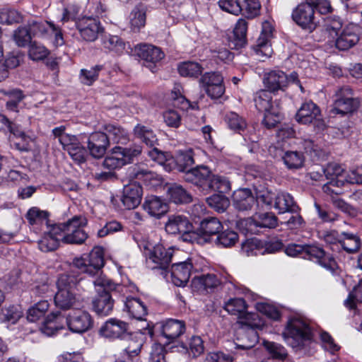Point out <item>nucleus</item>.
Instances as JSON below:
<instances>
[{"label": "nucleus", "instance_id": "nucleus-1", "mask_svg": "<svg viewBox=\"0 0 362 362\" xmlns=\"http://www.w3.org/2000/svg\"><path fill=\"white\" fill-rule=\"evenodd\" d=\"M286 343L294 351L311 354L315 344L311 327L299 317H291L287 322L282 333Z\"/></svg>", "mask_w": 362, "mask_h": 362}, {"label": "nucleus", "instance_id": "nucleus-2", "mask_svg": "<svg viewBox=\"0 0 362 362\" xmlns=\"http://www.w3.org/2000/svg\"><path fill=\"white\" fill-rule=\"evenodd\" d=\"M81 279L73 271L62 274L58 277L57 291L54 298L57 308L66 310L81 305V298L78 294Z\"/></svg>", "mask_w": 362, "mask_h": 362}, {"label": "nucleus", "instance_id": "nucleus-3", "mask_svg": "<svg viewBox=\"0 0 362 362\" xmlns=\"http://www.w3.org/2000/svg\"><path fill=\"white\" fill-rule=\"evenodd\" d=\"M87 225L83 216H74L64 223H54L52 233L59 235L64 244L81 245L88 238V234L83 227Z\"/></svg>", "mask_w": 362, "mask_h": 362}, {"label": "nucleus", "instance_id": "nucleus-4", "mask_svg": "<svg viewBox=\"0 0 362 362\" xmlns=\"http://www.w3.org/2000/svg\"><path fill=\"white\" fill-rule=\"evenodd\" d=\"M104 264V249L100 246L94 247L88 255L73 260L74 267L91 276L99 274Z\"/></svg>", "mask_w": 362, "mask_h": 362}, {"label": "nucleus", "instance_id": "nucleus-5", "mask_svg": "<svg viewBox=\"0 0 362 362\" xmlns=\"http://www.w3.org/2000/svg\"><path fill=\"white\" fill-rule=\"evenodd\" d=\"M173 256V250L172 248L166 249L163 245H156L149 250L146 257V265L152 270H160V274L165 279H167Z\"/></svg>", "mask_w": 362, "mask_h": 362}, {"label": "nucleus", "instance_id": "nucleus-6", "mask_svg": "<svg viewBox=\"0 0 362 362\" xmlns=\"http://www.w3.org/2000/svg\"><path fill=\"white\" fill-rule=\"evenodd\" d=\"M284 243L276 237L266 240L253 238L242 243V250L249 255L273 254L284 250Z\"/></svg>", "mask_w": 362, "mask_h": 362}, {"label": "nucleus", "instance_id": "nucleus-7", "mask_svg": "<svg viewBox=\"0 0 362 362\" xmlns=\"http://www.w3.org/2000/svg\"><path fill=\"white\" fill-rule=\"evenodd\" d=\"M313 0H305L298 4L292 11V20L303 30L312 33L317 26Z\"/></svg>", "mask_w": 362, "mask_h": 362}, {"label": "nucleus", "instance_id": "nucleus-8", "mask_svg": "<svg viewBox=\"0 0 362 362\" xmlns=\"http://www.w3.org/2000/svg\"><path fill=\"white\" fill-rule=\"evenodd\" d=\"M295 118L300 124L313 125L316 131L323 130L325 127L320 107L312 101L303 103Z\"/></svg>", "mask_w": 362, "mask_h": 362}, {"label": "nucleus", "instance_id": "nucleus-9", "mask_svg": "<svg viewBox=\"0 0 362 362\" xmlns=\"http://www.w3.org/2000/svg\"><path fill=\"white\" fill-rule=\"evenodd\" d=\"M26 25L33 37L47 39L54 35L57 45L64 44L61 29L53 23L41 19H32L28 21Z\"/></svg>", "mask_w": 362, "mask_h": 362}, {"label": "nucleus", "instance_id": "nucleus-10", "mask_svg": "<svg viewBox=\"0 0 362 362\" xmlns=\"http://www.w3.org/2000/svg\"><path fill=\"white\" fill-rule=\"evenodd\" d=\"M358 105V100L353 98L352 90L349 86H344L339 90L330 113L334 116H345L351 114Z\"/></svg>", "mask_w": 362, "mask_h": 362}, {"label": "nucleus", "instance_id": "nucleus-11", "mask_svg": "<svg viewBox=\"0 0 362 362\" xmlns=\"http://www.w3.org/2000/svg\"><path fill=\"white\" fill-rule=\"evenodd\" d=\"M252 321H241L243 327L238 332L236 341L234 342L237 353L238 350L250 349L259 341V335L255 329L259 325Z\"/></svg>", "mask_w": 362, "mask_h": 362}, {"label": "nucleus", "instance_id": "nucleus-12", "mask_svg": "<svg viewBox=\"0 0 362 362\" xmlns=\"http://www.w3.org/2000/svg\"><path fill=\"white\" fill-rule=\"evenodd\" d=\"M213 173L210 168L204 165H197L189 169L186 173L182 175V178L186 182L192 184L199 190L204 192H209L210 179Z\"/></svg>", "mask_w": 362, "mask_h": 362}, {"label": "nucleus", "instance_id": "nucleus-13", "mask_svg": "<svg viewBox=\"0 0 362 362\" xmlns=\"http://www.w3.org/2000/svg\"><path fill=\"white\" fill-rule=\"evenodd\" d=\"M199 83L211 99L220 98L225 93L223 77L219 72H206L200 78Z\"/></svg>", "mask_w": 362, "mask_h": 362}, {"label": "nucleus", "instance_id": "nucleus-14", "mask_svg": "<svg viewBox=\"0 0 362 362\" xmlns=\"http://www.w3.org/2000/svg\"><path fill=\"white\" fill-rule=\"evenodd\" d=\"M96 286H100L98 290L101 293L100 296L93 301V307L95 312L100 316L110 315L113 308V301L111 300V293L108 290L110 281L105 279H97L94 281Z\"/></svg>", "mask_w": 362, "mask_h": 362}, {"label": "nucleus", "instance_id": "nucleus-15", "mask_svg": "<svg viewBox=\"0 0 362 362\" xmlns=\"http://www.w3.org/2000/svg\"><path fill=\"white\" fill-rule=\"evenodd\" d=\"M66 323L72 332L83 333L92 327L93 321L88 312L75 308L66 317Z\"/></svg>", "mask_w": 362, "mask_h": 362}, {"label": "nucleus", "instance_id": "nucleus-16", "mask_svg": "<svg viewBox=\"0 0 362 362\" xmlns=\"http://www.w3.org/2000/svg\"><path fill=\"white\" fill-rule=\"evenodd\" d=\"M156 327L161 336L167 339L166 344H170L185 332V322L181 320L168 318L158 322Z\"/></svg>", "mask_w": 362, "mask_h": 362}, {"label": "nucleus", "instance_id": "nucleus-17", "mask_svg": "<svg viewBox=\"0 0 362 362\" xmlns=\"http://www.w3.org/2000/svg\"><path fill=\"white\" fill-rule=\"evenodd\" d=\"M134 54L144 62V65L155 72L156 64L165 56L162 50L151 45H139L134 47Z\"/></svg>", "mask_w": 362, "mask_h": 362}, {"label": "nucleus", "instance_id": "nucleus-18", "mask_svg": "<svg viewBox=\"0 0 362 362\" xmlns=\"http://www.w3.org/2000/svg\"><path fill=\"white\" fill-rule=\"evenodd\" d=\"M303 258L315 259L316 262L327 270L334 272L337 264L333 256L326 252L322 247L314 245L305 244V252Z\"/></svg>", "mask_w": 362, "mask_h": 362}, {"label": "nucleus", "instance_id": "nucleus-19", "mask_svg": "<svg viewBox=\"0 0 362 362\" xmlns=\"http://www.w3.org/2000/svg\"><path fill=\"white\" fill-rule=\"evenodd\" d=\"M197 229L200 241L203 243H212L223 229V225L216 217L208 216L200 221Z\"/></svg>", "mask_w": 362, "mask_h": 362}, {"label": "nucleus", "instance_id": "nucleus-20", "mask_svg": "<svg viewBox=\"0 0 362 362\" xmlns=\"http://www.w3.org/2000/svg\"><path fill=\"white\" fill-rule=\"evenodd\" d=\"M276 151L274 157H280L286 168L291 170H298L303 167L305 158L301 151H284L276 147H270L269 152Z\"/></svg>", "mask_w": 362, "mask_h": 362}, {"label": "nucleus", "instance_id": "nucleus-21", "mask_svg": "<svg viewBox=\"0 0 362 362\" xmlns=\"http://www.w3.org/2000/svg\"><path fill=\"white\" fill-rule=\"evenodd\" d=\"M263 83L265 90L276 93L279 90L285 91L288 85V78L283 71L272 70L264 74Z\"/></svg>", "mask_w": 362, "mask_h": 362}, {"label": "nucleus", "instance_id": "nucleus-22", "mask_svg": "<svg viewBox=\"0 0 362 362\" xmlns=\"http://www.w3.org/2000/svg\"><path fill=\"white\" fill-rule=\"evenodd\" d=\"M193 264L191 259L172 264L169 273L172 282L176 286H185L188 282Z\"/></svg>", "mask_w": 362, "mask_h": 362}, {"label": "nucleus", "instance_id": "nucleus-23", "mask_svg": "<svg viewBox=\"0 0 362 362\" xmlns=\"http://www.w3.org/2000/svg\"><path fill=\"white\" fill-rule=\"evenodd\" d=\"M247 226V230L253 232L255 228H275L278 226V218L272 212L256 214L253 217L242 221Z\"/></svg>", "mask_w": 362, "mask_h": 362}, {"label": "nucleus", "instance_id": "nucleus-24", "mask_svg": "<svg viewBox=\"0 0 362 362\" xmlns=\"http://www.w3.org/2000/svg\"><path fill=\"white\" fill-rule=\"evenodd\" d=\"M81 37L88 42L95 41L102 30L100 23L95 18L84 17L75 22Z\"/></svg>", "mask_w": 362, "mask_h": 362}, {"label": "nucleus", "instance_id": "nucleus-25", "mask_svg": "<svg viewBox=\"0 0 362 362\" xmlns=\"http://www.w3.org/2000/svg\"><path fill=\"white\" fill-rule=\"evenodd\" d=\"M142 194L141 185L135 182L124 185L120 199L127 209H133L140 204Z\"/></svg>", "mask_w": 362, "mask_h": 362}, {"label": "nucleus", "instance_id": "nucleus-26", "mask_svg": "<svg viewBox=\"0 0 362 362\" xmlns=\"http://www.w3.org/2000/svg\"><path fill=\"white\" fill-rule=\"evenodd\" d=\"M224 309L231 315H238L240 322L255 320L258 317L257 313L246 312L247 305L242 298H230L225 303Z\"/></svg>", "mask_w": 362, "mask_h": 362}, {"label": "nucleus", "instance_id": "nucleus-27", "mask_svg": "<svg viewBox=\"0 0 362 362\" xmlns=\"http://www.w3.org/2000/svg\"><path fill=\"white\" fill-rule=\"evenodd\" d=\"M233 204L239 211L251 210L255 204V198L249 188H240L233 192L232 195Z\"/></svg>", "mask_w": 362, "mask_h": 362}, {"label": "nucleus", "instance_id": "nucleus-28", "mask_svg": "<svg viewBox=\"0 0 362 362\" xmlns=\"http://www.w3.org/2000/svg\"><path fill=\"white\" fill-rule=\"evenodd\" d=\"M109 146V140L106 134L95 132L92 134L88 140V148L90 155L95 158H102Z\"/></svg>", "mask_w": 362, "mask_h": 362}, {"label": "nucleus", "instance_id": "nucleus-29", "mask_svg": "<svg viewBox=\"0 0 362 362\" xmlns=\"http://www.w3.org/2000/svg\"><path fill=\"white\" fill-rule=\"evenodd\" d=\"M142 148L140 146H134L129 148L115 146V169L120 168L124 165L133 162L134 158L141 153Z\"/></svg>", "mask_w": 362, "mask_h": 362}, {"label": "nucleus", "instance_id": "nucleus-30", "mask_svg": "<svg viewBox=\"0 0 362 362\" xmlns=\"http://www.w3.org/2000/svg\"><path fill=\"white\" fill-rule=\"evenodd\" d=\"M193 228V225L189 218L180 214H172L168 216L165 224V231L168 234H180L182 231H187Z\"/></svg>", "mask_w": 362, "mask_h": 362}, {"label": "nucleus", "instance_id": "nucleus-31", "mask_svg": "<svg viewBox=\"0 0 362 362\" xmlns=\"http://www.w3.org/2000/svg\"><path fill=\"white\" fill-rule=\"evenodd\" d=\"M279 214L296 213L300 208L293 197L288 192H279L276 193L274 207Z\"/></svg>", "mask_w": 362, "mask_h": 362}, {"label": "nucleus", "instance_id": "nucleus-32", "mask_svg": "<svg viewBox=\"0 0 362 362\" xmlns=\"http://www.w3.org/2000/svg\"><path fill=\"white\" fill-rule=\"evenodd\" d=\"M247 22L240 18L234 28L233 37L230 38L228 46L230 49H239L247 44Z\"/></svg>", "mask_w": 362, "mask_h": 362}, {"label": "nucleus", "instance_id": "nucleus-33", "mask_svg": "<svg viewBox=\"0 0 362 362\" xmlns=\"http://www.w3.org/2000/svg\"><path fill=\"white\" fill-rule=\"evenodd\" d=\"M332 41H334L335 46L338 49L345 51L353 47L358 42L359 36L353 28L347 27L340 34L339 33L335 39H332Z\"/></svg>", "mask_w": 362, "mask_h": 362}, {"label": "nucleus", "instance_id": "nucleus-34", "mask_svg": "<svg viewBox=\"0 0 362 362\" xmlns=\"http://www.w3.org/2000/svg\"><path fill=\"white\" fill-rule=\"evenodd\" d=\"M130 177L141 180L146 185L153 187L160 185L163 181L162 177L156 173L139 167L133 168L130 173Z\"/></svg>", "mask_w": 362, "mask_h": 362}, {"label": "nucleus", "instance_id": "nucleus-35", "mask_svg": "<svg viewBox=\"0 0 362 362\" xmlns=\"http://www.w3.org/2000/svg\"><path fill=\"white\" fill-rule=\"evenodd\" d=\"M166 193L169 199L177 204H189L192 202V194L182 185L176 183L167 185Z\"/></svg>", "mask_w": 362, "mask_h": 362}, {"label": "nucleus", "instance_id": "nucleus-36", "mask_svg": "<svg viewBox=\"0 0 362 362\" xmlns=\"http://www.w3.org/2000/svg\"><path fill=\"white\" fill-rule=\"evenodd\" d=\"M143 208L150 216L157 218L164 215L168 210V204L156 196L147 197L143 204Z\"/></svg>", "mask_w": 362, "mask_h": 362}, {"label": "nucleus", "instance_id": "nucleus-37", "mask_svg": "<svg viewBox=\"0 0 362 362\" xmlns=\"http://www.w3.org/2000/svg\"><path fill=\"white\" fill-rule=\"evenodd\" d=\"M119 298L124 303V310H126L130 317L137 320H142L147 314V308L140 299L127 298L126 300H124L120 296Z\"/></svg>", "mask_w": 362, "mask_h": 362}, {"label": "nucleus", "instance_id": "nucleus-38", "mask_svg": "<svg viewBox=\"0 0 362 362\" xmlns=\"http://www.w3.org/2000/svg\"><path fill=\"white\" fill-rule=\"evenodd\" d=\"M253 101L257 110L264 113L280 105L278 101H272L271 93L265 89L256 92L253 96Z\"/></svg>", "mask_w": 362, "mask_h": 362}, {"label": "nucleus", "instance_id": "nucleus-39", "mask_svg": "<svg viewBox=\"0 0 362 362\" xmlns=\"http://www.w3.org/2000/svg\"><path fill=\"white\" fill-rule=\"evenodd\" d=\"M54 224L52 226H48V228L45 229L44 235L38 240L39 249L45 252L53 251L56 250L59 243H62L59 235H56L52 233V228Z\"/></svg>", "mask_w": 362, "mask_h": 362}, {"label": "nucleus", "instance_id": "nucleus-40", "mask_svg": "<svg viewBox=\"0 0 362 362\" xmlns=\"http://www.w3.org/2000/svg\"><path fill=\"white\" fill-rule=\"evenodd\" d=\"M134 134L137 139H140L149 148L159 145L157 135L148 127L137 124L134 128Z\"/></svg>", "mask_w": 362, "mask_h": 362}, {"label": "nucleus", "instance_id": "nucleus-41", "mask_svg": "<svg viewBox=\"0 0 362 362\" xmlns=\"http://www.w3.org/2000/svg\"><path fill=\"white\" fill-rule=\"evenodd\" d=\"M361 245V240L356 234L347 232L341 233L339 251L342 250L349 254H353L360 249Z\"/></svg>", "mask_w": 362, "mask_h": 362}, {"label": "nucleus", "instance_id": "nucleus-42", "mask_svg": "<svg viewBox=\"0 0 362 362\" xmlns=\"http://www.w3.org/2000/svg\"><path fill=\"white\" fill-rule=\"evenodd\" d=\"M147 6L140 3L137 4L129 14V20L132 28L134 31H139L144 27L146 19Z\"/></svg>", "mask_w": 362, "mask_h": 362}, {"label": "nucleus", "instance_id": "nucleus-43", "mask_svg": "<svg viewBox=\"0 0 362 362\" xmlns=\"http://www.w3.org/2000/svg\"><path fill=\"white\" fill-rule=\"evenodd\" d=\"M25 218L30 225H40L45 227V229L52 226L49 223V213L35 206L28 211Z\"/></svg>", "mask_w": 362, "mask_h": 362}, {"label": "nucleus", "instance_id": "nucleus-44", "mask_svg": "<svg viewBox=\"0 0 362 362\" xmlns=\"http://www.w3.org/2000/svg\"><path fill=\"white\" fill-rule=\"evenodd\" d=\"M64 317L59 312L52 313L48 315L42 327V332L47 336L54 335L56 332L63 328L59 326V322L64 320Z\"/></svg>", "mask_w": 362, "mask_h": 362}, {"label": "nucleus", "instance_id": "nucleus-45", "mask_svg": "<svg viewBox=\"0 0 362 362\" xmlns=\"http://www.w3.org/2000/svg\"><path fill=\"white\" fill-rule=\"evenodd\" d=\"M133 332L129 325L122 320L115 319V339L129 342L132 348L134 347L135 341L132 340Z\"/></svg>", "mask_w": 362, "mask_h": 362}, {"label": "nucleus", "instance_id": "nucleus-46", "mask_svg": "<svg viewBox=\"0 0 362 362\" xmlns=\"http://www.w3.org/2000/svg\"><path fill=\"white\" fill-rule=\"evenodd\" d=\"M0 93L8 98L6 108L11 112H18L20 103L25 98L23 92L18 88L1 90Z\"/></svg>", "mask_w": 362, "mask_h": 362}, {"label": "nucleus", "instance_id": "nucleus-47", "mask_svg": "<svg viewBox=\"0 0 362 362\" xmlns=\"http://www.w3.org/2000/svg\"><path fill=\"white\" fill-rule=\"evenodd\" d=\"M196 286L199 289H203L206 292L211 291L214 288L220 285V280L216 275L214 274H202L195 276L192 280Z\"/></svg>", "mask_w": 362, "mask_h": 362}, {"label": "nucleus", "instance_id": "nucleus-48", "mask_svg": "<svg viewBox=\"0 0 362 362\" xmlns=\"http://www.w3.org/2000/svg\"><path fill=\"white\" fill-rule=\"evenodd\" d=\"M203 70L199 63L192 61L182 62L177 66L178 73L184 77L198 78Z\"/></svg>", "mask_w": 362, "mask_h": 362}, {"label": "nucleus", "instance_id": "nucleus-49", "mask_svg": "<svg viewBox=\"0 0 362 362\" xmlns=\"http://www.w3.org/2000/svg\"><path fill=\"white\" fill-rule=\"evenodd\" d=\"M238 235L232 230H225L219 232L213 241L217 246L230 247L237 243Z\"/></svg>", "mask_w": 362, "mask_h": 362}, {"label": "nucleus", "instance_id": "nucleus-50", "mask_svg": "<svg viewBox=\"0 0 362 362\" xmlns=\"http://www.w3.org/2000/svg\"><path fill=\"white\" fill-rule=\"evenodd\" d=\"M208 205L214 211L223 213L230 206L229 199L224 194H214L206 199Z\"/></svg>", "mask_w": 362, "mask_h": 362}, {"label": "nucleus", "instance_id": "nucleus-51", "mask_svg": "<svg viewBox=\"0 0 362 362\" xmlns=\"http://www.w3.org/2000/svg\"><path fill=\"white\" fill-rule=\"evenodd\" d=\"M263 346L267 354L274 359L283 361L286 358L288 353L281 344L270 341H264Z\"/></svg>", "mask_w": 362, "mask_h": 362}, {"label": "nucleus", "instance_id": "nucleus-52", "mask_svg": "<svg viewBox=\"0 0 362 362\" xmlns=\"http://www.w3.org/2000/svg\"><path fill=\"white\" fill-rule=\"evenodd\" d=\"M276 193L268 188L262 187L255 190V202L264 205L269 209L274 207Z\"/></svg>", "mask_w": 362, "mask_h": 362}, {"label": "nucleus", "instance_id": "nucleus-53", "mask_svg": "<svg viewBox=\"0 0 362 362\" xmlns=\"http://www.w3.org/2000/svg\"><path fill=\"white\" fill-rule=\"evenodd\" d=\"M33 37L27 25L19 26L13 31V39L18 47H25L30 45Z\"/></svg>", "mask_w": 362, "mask_h": 362}, {"label": "nucleus", "instance_id": "nucleus-54", "mask_svg": "<svg viewBox=\"0 0 362 362\" xmlns=\"http://www.w3.org/2000/svg\"><path fill=\"white\" fill-rule=\"evenodd\" d=\"M194 164L192 151H187L181 152L176 158V165L177 170L184 175L189 169H192Z\"/></svg>", "mask_w": 362, "mask_h": 362}, {"label": "nucleus", "instance_id": "nucleus-55", "mask_svg": "<svg viewBox=\"0 0 362 362\" xmlns=\"http://www.w3.org/2000/svg\"><path fill=\"white\" fill-rule=\"evenodd\" d=\"M343 23L338 16H329L325 21L324 29L332 39H335L342 28Z\"/></svg>", "mask_w": 362, "mask_h": 362}, {"label": "nucleus", "instance_id": "nucleus-56", "mask_svg": "<svg viewBox=\"0 0 362 362\" xmlns=\"http://www.w3.org/2000/svg\"><path fill=\"white\" fill-rule=\"evenodd\" d=\"M209 192L216 190L221 194H225L230 190V182L224 176L212 174L210 179Z\"/></svg>", "mask_w": 362, "mask_h": 362}, {"label": "nucleus", "instance_id": "nucleus-57", "mask_svg": "<svg viewBox=\"0 0 362 362\" xmlns=\"http://www.w3.org/2000/svg\"><path fill=\"white\" fill-rule=\"evenodd\" d=\"M21 317L22 312L21 309L15 305L2 308L0 313L1 320L11 325L16 324Z\"/></svg>", "mask_w": 362, "mask_h": 362}, {"label": "nucleus", "instance_id": "nucleus-58", "mask_svg": "<svg viewBox=\"0 0 362 362\" xmlns=\"http://www.w3.org/2000/svg\"><path fill=\"white\" fill-rule=\"evenodd\" d=\"M49 308V303L47 300H40L35 303L33 306L28 310L27 319L30 322H36L42 317Z\"/></svg>", "mask_w": 362, "mask_h": 362}, {"label": "nucleus", "instance_id": "nucleus-59", "mask_svg": "<svg viewBox=\"0 0 362 362\" xmlns=\"http://www.w3.org/2000/svg\"><path fill=\"white\" fill-rule=\"evenodd\" d=\"M49 54L48 49L42 44L33 41L28 47V57L33 61H40L45 59Z\"/></svg>", "mask_w": 362, "mask_h": 362}, {"label": "nucleus", "instance_id": "nucleus-60", "mask_svg": "<svg viewBox=\"0 0 362 362\" xmlns=\"http://www.w3.org/2000/svg\"><path fill=\"white\" fill-rule=\"evenodd\" d=\"M103 68V65H95L90 69H82L79 75L81 82L83 84L91 86L98 79V74Z\"/></svg>", "mask_w": 362, "mask_h": 362}, {"label": "nucleus", "instance_id": "nucleus-61", "mask_svg": "<svg viewBox=\"0 0 362 362\" xmlns=\"http://www.w3.org/2000/svg\"><path fill=\"white\" fill-rule=\"evenodd\" d=\"M280 109L279 105L264 112V117L262 120V124L269 129L276 127L281 119Z\"/></svg>", "mask_w": 362, "mask_h": 362}, {"label": "nucleus", "instance_id": "nucleus-62", "mask_svg": "<svg viewBox=\"0 0 362 362\" xmlns=\"http://www.w3.org/2000/svg\"><path fill=\"white\" fill-rule=\"evenodd\" d=\"M319 238L330 245L332 250L339 252L341 233L335 230H325L319 233Z\"/></svg>", "mask_w": 362, "mask_h": 362}, {"label": "nucleus", "instance_id": "nucleus-63", "mask_svg": "<svg viewBox=\"0 0 362 362\" xmlns=\"http://www.w3.org/2000/svg\"><path fill=\"white\" fill-rule=\"evenodd\" d=\"M68 153L70 157L78 164L85 163L88 156L85 147L76 142L74 145L68 146Z\"/></svg>", "mask_w": 362, "mask_h": 362}, {"label": "nucleus", "instance_id": "nucleus-64", "mask_svg": "<svg viewBox=\"0 0 362 362\" xmlns=\"http://www.w3.org/2000/svg\"><path fill=\"white\" fill-rule=\"evenodd\" d=\"M357 303H362V279L349 293L348 298L344 302L345 305L350 310L355 309Z\"/></svg>", "mask_w": 362, "mask_h": 362}]
</instances>
